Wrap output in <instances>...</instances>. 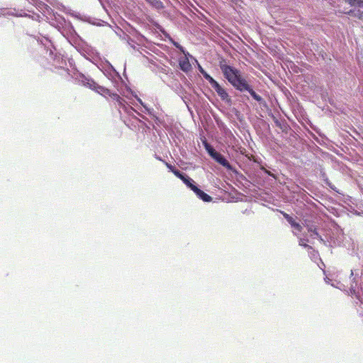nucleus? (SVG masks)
<instances>
[{"instance_id": "nucleus-20", "label": "nucleus", "mask_w": 363, "mask_h": 363, "mask_svg": "<svg viewBox=\"0 0 363 363\" xmlns=\"http://www.w3.org/2000/svg\"><path fill=\"white\" fill-rule=\"evenodd\" d=\"M356 13V11H354V10H350V11H348V12H347V13H348L349 15H353L354 16V13Z\"/></svg>"}, {"instance_id": "nucleus-15", "label": "nucleus", "mask_w": 363, "mask_h": 363, "mask_svg": "<svg viewBox=\"0 0 363 363\" xmlns=\"http://www.w3.org/2000/svg\"><path fill=\"white\" fill-rule=\"evenodd\" d=\"M167 167L174 174V172H179L178 169H177L174 166H172V164L166 162L165 163Z\"/></svg>"}, {"instance_id": "nucleus-14", "label": "nucleus", "mask_w": 363, "mask_h": 363, "mask_svg": "<svg viewBox=\"0 0 363 363\" xmlns=\"http://www.w3.org/2000/svg\"><path fill=\"white\" fill-rule=\"evenodd\" d=\"M203 76L210 83L211 86H213L215 84L217 83V82L211 76H210L207 72L203 73Z\"/></svg>"}, {"instance_id": "nucleus-16", "label": "nucleus", "mask_w": 363, "mask_h": 363, "mask_svg": "<svg viewBox=\"0 0 363 363\" xmlns=\"http://www.w3.org/2000/svg\"><path fill=\"white\" fill-rule=\"evenodd\" d=\"M354 16L357 17L359 19L363 20V11L358 10L354 13Z\"/></svg>"}, {"instance_id": "nucleus-7", "label": "nucleus", "mask_w": 363, "mask_h": 363, "mask_svg": "<svg viewBox=\"0 0 363 363\" xmlns=\"http://www.w3.org/2000/svg\"><path fill=\"white\" fill-rule=\"evenodd\" d=\"M193 191L196 194V196L199 199H202L203 201L209 202L212 200L211 196L206 194L204 191L199 189L197 186H194L193 188Z\"/></svg>"}, {"instance_id": "nucleus-10", "label": "nucleus", "mask_w": 363, "mask_h": 363, "mask_svg": "<svg viewBox=\"0 0 363 363\" xmlns=\"http://www.w3.org/2000/svg\"><path fill=\"white\" fill-rule=\"evenodd\" d=\"M92 89H94L98 94L105 97L106 96H110L111 94L112 93L108 89L99 85L94 86V87Z\"/></svg>"}, {"instance_id": "nucleus-4", "label": "nucleus", "mask_w": 363, "mask_h": 363, "mask_svg": "<svg viewBox=\"0 0 363 363\" xmlns=\"http://www.w3.org/2000/svg\"><path fill=\"white\" fill-rule=\"evenodd\" d=\"M281 213L284 218L289 222V223L291 225L292 228H294L298 232L302 231V226L298 223L296 222L295 220L291 216H289L288 213L285 212H281Z\"/></svg>"}, {"instance_id": "nucleus-6", "label": "nucleus", "mask_w": 363, "mask_h": 363, "mask_svg": "<svg viewBox=\"0 0 363 363\" xmlns=\"http://www.w3.org/2000/svg\"><path fill=\"white\" fill-rule=\"evenodd\" d=\"M212 87L215 89L218 95L221 98V99H228V94L225 90V89H223L218 82L215 84Z\"/></svg>"}, {"instance_id": "nucleus-12", "label": "nucleus", "mask_w": 363, "mask_h": 363, "mask_svg": "<svg viewBox=\"0 0 363 363\" xmlns=\"http://www.w3.org/2000/svg\"><path fill=\"white\" fill-rule=\"evenodd\" d=\"M205 149L208 152V154L213 157V156L217 152L213 147L208 144L207 142L203 143Z\"/></svg>"}, {"instance_id": "nucleus-11", "label": "nucleus", "mask_w": 363, "mask_h": 363, "mask_svg": "<svg viewBox=\"0 0 363 363\" xmlns=\"http://www.w3.org/2000/svg\"><path fill=\"white\" fill-rule=\"evenodd\" d=\"M307 229L309 233H311V237L312 238H318L321 242H323V239L322 238L321 235H319V233L317 231V228L313 225H307Z\"/></svg>"}, {"instance_id": "nucleus-1", "label": "nucleus", "mask_w": 363, "mask_h": 363, "mask_svg": "<svg viewBox=\"0 0 363 363\" xmlns=\"http://www.w3.org/2000/svg\"><path fill=\"white\" fill-rule=\"evenodd\" d=\"M220 67L227 80L238 90L247 89V81L242 77L240 72L225 63H220Z\"/></svg>"}, {"instance_id": "nucleus-9", "label": "nucleus", "mask_w": 363, "mask_h": 363, "mask_svg": "<svg viewBox=\"0 0 363 363\" xmlns=\"http://www.w3.org/2000/svg\"><path fill=\"white\" fill-rule=\"evenodd\" d=\"M246 86L247 87V89H240L239 91H247L252 96V97L256 100L258 102H261L262 101V98L258 95L251 87L248 84V83L247 82V85Z\"/></svg>"}, {"instance_id": "nucleus-5", "label": "nucleus", "mask_w": 363, "mask_h": 363, "mask_svg": "<svg viewBox=\"0 0 363 363\" xmlns=\"http://www.w3.org/2000/svg\"><path fill=\"white\" fill-rule=\"evenodd\" d=\"M179 65L180 69L184 72H188L191 69V65L186 56L179 60Z\"/></svg>"}, {"instance_id": "nucleus-22", "label": "nucleus", "mask_w": 363, "mask_h": 363, "mask_svg": "<svg viewBox=\"0 0 363 363\" xmlns=\"http://www.w3.org/2000/svg\"><path fill=\"white\" fill-rule=\"evenodd\" d=\"M174 45L176 48H179L180 45L178 43H174Z\"/></svg>"}, {"instance_id": "nucleus-19", "label": "nucleus", "mask_w": 363, "mask_h": 363, "mask_svg": "<svg viewBox=\"0 0 363 363\" xmlns=\"http://www.w3.org/2000/svg\"><path fill=\"white\" fill-rule=\"evenodd\" d=\"M199 69L200 72L203 75V73H206V72L202 68L201 65H199Z\"/></svg>"}, {"instance_id": "nucleus-3", "label": "nucleus", "mask_w": 363, "mask_h": 363, "mask_svg": "<svg viewBox=\"0 0 363 363\" xmlns=\"http://www.w3.org/2000/svg\"><path fill=\"white\" fill-rule=\"evenodd\" d=\"M174 175L179 178L181 180L183 181V182L188 186L189 187L192 191H193V188L194 186H196L194 184V181L189 178V177L187 176H185L182 173H181L180 172H174Z\"/></svg>"}, {"instance_id": "nucleus-13", "label": "nucleus", "mask_w": 363, "mask_h": 363, "mask_svg": "<svg viewBox=\"0 0 363 363\" xmlns=\"http://www.w3.org/2000/svg\"><path fill=\"white\" fill-rule=\"evenodd\" d=\"M350 6H362L363 7V0H345Z\"/></svg>"}, {"instance_id": "nucleus-8", "label": "nucleus", "mask_w": 363, "mask_h": 363, "mask_svg": "<svg viewBox=\"0 0 363 363\" xmlns=\"http://www.w3.org/2000/svg\"><path fill=\"white\" fill-rule=\"evenodd\" d=\"M110 97L117 103L119 108H126L125 100L124 99H123L122 97H121L118 94L111 93L110 95Z\"/></svg>"}, {"instance_id": "nucleus-21", "label": "nucleus", "mask_w": 363, "mask_h": 363, "mask_svg": "<svg viewBox=\"0 0 363 363\" xmlns=\"http://www.w3.org/2000/svg\"><path fill=\"white\" fill-rule=\"evenodd\" d=\"M182 52L184 53V48L182 46H179V48H178Z\"/></svg>"}, {"instance_id": "nucleus-17", "label": "nucleus", "mask_w": 363, "mask_h": 363, "mask_svg": "<svg viewBox=\"0 0 363 363\" xmlns=\"http://www.w3.org/2000/svg\"><path fill=\"white\" fill-rule=\"evenodd\" d=\"M299 245H300L301 246H303V247H305V248H308V249H311V248H312V247H311V246H310V245H307L306 243H304V242H303V240H300V242H299Z\"/></svg>"}, {"instance_id": "nucleus-2", "label": "nucleus", "mask_w": 363, "mask_h": 363, "mask_svg": "<svg viewBox=\"0 0 363 363\" xmlns=\"http://www.w3.org/2000/svg\"><path fill=\"white\" fill-rule=\"evenodd\" d=\"M213 158L220 164L225 167L228 170H231L233 169L230 164L228 162V161L219 152H216L213 156Z\"/></svg>"}, {"instance_id": "nucleus-18", "label": "nucleus", "mask_w": 363, "mask_h": 363, "mask_svg": "<svg viewBox=\"0 0 363 363\" xmlns=\"http://www.w3.org/2000/svg\"><path fill=\"white\" fill-rule=\"evenodd\" d=\"M262 169L264 170V172L267 174L268 175H270V176H272V177H274L273 174H272L269 171H268L267 169H266L264 167H262Z\"/></svg>"}]
</instances>
